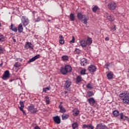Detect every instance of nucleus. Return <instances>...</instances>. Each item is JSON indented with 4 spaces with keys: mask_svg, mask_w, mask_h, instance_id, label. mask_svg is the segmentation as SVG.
Here are the masks:
<instances>
[{
    "mask_svg": "<svg viewBox=\"0 0 129 129\" xmlns=\"http://www.w3.org/2000/svg\"><path fill=\"white\" fill-rule=\"evenodd\" d=\"M78 20L81 21L84 24V25H87V21L89 20L88 17H86V15L82 14L81 13H78L77 15Z\"/></svg>",
    "mask_w": 129,
    "mask_h": 129,
    "instance_id": "f257e3e1",
    "label": "nucleus"
},
{
    "mask_svg": "<svg viewBox=\"0 0 129 129\" xmlns=\"http://www.w3.org/2000/svg\"><path fill=\"white\" fill-rule=\"evenodd\" d=\"M72 71V67L69 65H66L64 68L60 69V73L62 75H66L67 73H70Z\"/></svg>",
    "mask_w": 129,
    "mask_h": 129,
    "instance_id": "f03ea898",
    "label": "nucleus"
},
{
    "mask_svg": "<svg viewBox=\"0 0 129 129\" xmlns=\"http://www.w3.org/2000/svg\"><path fill=\"white\" fill-rule=\"evenodd\" d=\"M21 21L24 27H26V26H28V25H29V23H30L29 19L26 16H22Z\"/></svg>",
    "mask_w": 129,
    "mask_h": 129,
    "instance_id": "7ed1b4c3",
    "label": "nucleus"
},
{
    "mask_svg": "<svg viewBox=\"0 0 129 129\" xmlns=\"http://www.w3.org/2000/svg\"><path fill=\"white\" fill-rule=\"evenodd\" d=\"M28 108V110L31 112V113L34 114V113H37L38 111H39L37 109H35V106L34 105H31L30 106H29Z\"/></svg>",
    "mask_w": 129,
    "mask_h": 129,
    "instance_id": "20e7f679",
    "label": "nucleus"
},
{
    "mask_svg": "<svg viewBox=\"0 0 129 129\" xmlns=\"http://www.w3.org/2000/svg\"><path fill=\"white\" fill-rule=\"evenodd\" d=\"M97 70L96 67L93 64H91L88 67V70L90 73H94V72H96Z\"/></svg>",
    "mask_w": 129,
    "mask_h": 129,
    "instance_id": "39448f33",
    "label": "nucleus"
},
{
    "mask_svg": "<svg viewBox=\"0 0 129 129\" xmlns=\"http://www.w3.org/2000/svg\"><path fill=\"white\" fill-rule=\"evenodd\" d=\"M32 13L33 14L35 22L38 23L39 22H40L41 21V18L38 16V13L35 11H33Z\"/></svg>",
    "mask_w": 129,
    "mask_h": 129,
    "instance_id": "423d86ee",
    "label": "nucleus"
},
{
    "mask_svg": "<svg viewBox=\"0 0 129 129\" xmlns=\"http://www.w3.org/2000/svg\"><path fill=\"white\" fill-rule=\"evenodd\" d=\"M125 93L126 94L122 102L123 103H125L126 104H129V92L126 91Z\"/></svg>",
    "mask_w": 129,
    "mask_h": 129,
    "instance_id": "0eeeda50",
    "label": "nucleus"
},
{
    "mask_svg": "<svg viewBox=\"0 0 129 129\" xmlns=\"http://www.w3.org/2000/svg\"><path fill=\"white\" fill-rule=\"evenodd\" d=\"M108 8L109 10H115L116 9V4L114 2L109 3L108 5Z\"/></svg>",
    "mask_w": 129,
    "mask_h": 129,
    "instance_id": "6e6552de",
    "label": "nucleus"
},
{
    "mask_svg": "<svg viewBox=\"0 0 129 129\" xmlns=\"http://www.w3.org/2000/svg\"><path fill=\"white\" fill-rule=\"evenodd\" d=\"M10 71L7 70L4 72L2 78L4 79V80H6V79H9V78H10Z\"/></svg>",
    "mask_w": 129,
    "mask_h": 129,
    "instance_id": "1a4fd4ad",
    "label": "nucleus"
},
{
    "mask_svg": "<svg viewBox=\"0 0 129 129\" xmlns=\"http://www.w3.org/2000/svg\"><path fill=\"white\" fill-rule=\"evenodd\" d=\"M120 120H123L124 121H128V117L124 116L123 113L121 112L120 113Z\"/></svg>",
    "mask_w": 129,
    "mask_h": 129,
    "instance_id": "9d476101",
    "label": "nucleus"
},
{
    "mask_svg": "<svg viewBox=\"0 0 129 129\" xmlns=\"http://www.w3.org/2000/svg\"><path fill=\"white\" fill-rule=\"evenodd\" d=\"M96 129H109L108 127L105 125L102 124V123H98L96 127Z\"/></svg>",
    "mask_w": 129,
    "mask_h": 129,
    "instance_id": "9b49d317",
    "label": "nucleus"
},
{
    "mask_svg": "<svg viewBox=\"0 0 129 129\" xmlns=\"http://www.w3.org/2000/svg\"><path fill=\"white\" fill-rule=\"evenodd\" d=\"M53 119L55 123H57V124H60V123H61V119L60 118V116H55L53 117Z\"/></svg>",
    "mask_w": 129,
    "mask_h": 129,
    "instance_id": "f8f14e48",
    "label": "nucleus"
},
{
    "mask_svg": "<svg viewBox=\"0 0 129 129\" xmlns=\"http://www.w3.org/2000/svg\"><path fill=\"white\" fill-rule=\"evenodd\" d=\"M72 82H71V80L70 79H69L65 82L64 84V87L66 89H68L71 86Z\"/></svg>",
    "mask_w": 129,
    "mask_h": 129,
    "instance_id": "ddd939ff",
    "label": "nucleus"
},
{
    "mask_svg": "<svg viewBox=\"0 0 129 129\" xmlns=\"http://www.w3.org/2000/svg\"><path fill=\"white\" fill-rule=\"evenodd\" d=\"M39 58H40V54H37L29 59V60L28 61V63H31V62H34V61H36V60H37V59H39Z\"/></svg>",
    "mask_w": 129,
    "mask_h": 129,
    "instance_id": "4468645a",
    "label": "nucleus"
},
{
    "mask_svg": "<svg viewBox=\"0 0 129 129\" xmlns=\"http://www.w3.org/2000/svg\"><path fill=\"white\" fill-rule=\"evenodd\" d=\"M87 100L89 104H90V105H93L94 104H95V102H96V101H95V99H94V98L93 97L90 98L88 99Z\"/></svg>",
    "mask_w": 129,
    "mask_h": 129,
    "instance_id": "2eb2a0df",
    "label": "nucleus"
},
{
    "mask_svg": "<svg viewBox=\"0 0 129 129\" xmlns=\"http://www.w3.org/2000/svg\"><path fill=\"white\" fill-rule=\"evenodd\" d=\"M58 108H59V112L60 113H65L66 112V109L64 107H63V105L62 104H59L58 106Z\"/></svg>",
    "mask_w": 129,
    "mask_h": 129,
    "instance_id": "dca6fc26",
    "label": "nucleus"
},
{
    "mask_svg": "<svg viewBox=\"0 0 129 129\" xmlns=\"http://www.w3.org/2000/svg\"><path fill=\"white\" fill-rule=\"evenodd\" d=\"M88 62H87V59H86L85 58H83L81 59V65L82 66H85V65H87V63Z\"/></svg>",
    "mask_w": 129,
    "mask_h": 129,
    "instance_id": "f3484780",
    "label": "nucleus"
},
{
    "mask_svg": "<svg viewBox=\"0 0 129 129\" xmlns=\"http://www.w3.org/2000/svg\"><path fill=\"white\" fill-rule=\"evenodd\" d=\"M17 31H18L19 33H23V31H24V28L23 27V24L20 23L17 29Z\"/></svg>",
    "mask_w": 129,
    "mask_h": 129,
    "instance_id": "a211bd4d",
    "label": "nucleus"
},
{
    "mask_svg": "<svg viewBox=\"0 0 129 129\" xmlns=\"http://www.w3.org/2000/svg\"><path fill=\"white\" fill-rule=\"evenodd\" d=\"M10 30H12V31L15 32V33H17L18 32V28L13 24H11Z\"/></svg>",
    "mask_w": 129,
    "mask_h": 129,
    "instance_id": "6ab92c4d",
    "label": "nucleus"
},
{
    "mask_svg": "<svg viewBox=\"0 0 129 129\" xmlns=\"http://www.w3.org/2000/svg\"><path fill=\"white\" fill-rule=\"evenodd\" d=\"M27 46H28V48H29L30 49H32V50L34 49V45L31 42H26L25 48H26Z\"/></svg>",
    "mask_w": 129,
    "mask_h": 129,
    "instance_id": "aec40b11",
    "label": "nucleus"
},
{
    "mask_svg": "<svg viewBox=\"0 0 129 129\" xmlns=\"http://www.w3.org/2000/svg\"><path fill=\"white\" fill-rule=\"evenodd\" d=\"M112 114L114 116H115V117H117L118 116H120V113H119V112L117 110L113 111Z\"/></svg>",
    "mask_w": 129,
    "mask_h": 129,
    "instance_id": "412c9836",
    "label": "nucleus"
},
{
    "mask_svg": "<svg viewBox=\"0 0 129 129\" xmlns=\"http://www.w3.org/2000/svg\"><path fill=\"white\" fill-rule=\"evenodd\" d=\"M106 17L107 20H108L110 22H113L114 21V18L107 13L106 14Z\"/></svg>",
    "mask_w": 129,
    "mask_h": 129,
    "instance_id": "4be33fe9",
    "label": "nucleus"
},
{
    "mask_svg": "<svg viewBox=\"0 0 129 129\" xmlns=\"http://www.w3.org/2000/svg\"><path fill=\"white\" fill-rule=\"evenodd\" d=\"M126 92V91L123 92V93H122L119 95V97L120 99L122 100V101H123V100L124 99V97L125 96Z\"/></svg>",
    "mask_w": 129,
    "mask_h": 129,
    "instance_id": "5701e85b",
    "label": "nucleus"
},
{
    "mask_svg": "<svg viewBox=\"0 0 129 129\" xmlns=\"http://www.w3.org/2000/svg\"><path fill=\"white\" fill-rule=\"evenodd\" d=\"M107 77L109 80L112 79V78H113V73H112V72H109L107 74Z\"/></svg>",
    "mask_w": 129,
    "mask_h": 129,
    "instance_id": "b1692460",
    "label": "nucleus"
},
{
    "mask_svg": "<svg viewBox=\"0 0 129 129\" xmlns=\"http://www.w3.org/2000/svg\"><path fill=\"white\" fill-rule=\"evenodd\" d=\"M82 81V77H81L80 76H78L76 79V83L77 84H78V83H80Z\"/></svg>",
    "mask_w": 129,
    "mask_h": 129,
    "instance_id": "393cba45",
    "label": "nucleus"
},
{
    "mask_svg": "<svg viewBox=\"0 0 129 129\" xmlns=\"http://www.w3.org/2000/svg\"><path fill=\"white\" fill-rule=\"evenodd\" d=\"M61 117L62 120H66V119H68V118H69V114H63L61 115Z\"/></svg>",
    "mask_w": 129,
    "mask_h": 129,
    "instance_id": "a878e982",
    "label": "nucleus"
},
{
    "mask_svg": "<svg viewBox=\"0 0 129 129\" xmlns=\"http://www.w3.org/2000/svg\"><path fill=\"white\" fill-rule=\"evenodd\" d=\"M80 44L82 47H86L87 43L85 40H81L80 41Z\"/></svg>",
    "mask_w": 129,
    "mask_h": 129,
    "instance_id": "bb28decb",
    "label": "nucleus"
},
{
    "mask_svg": "<svg viewBox=\"0 0 129 129\" xmlns=\"http://www.w3.org/2000/svg\"><path fill=\"white\" fill-rule=\"evenodd\" d=\"M59 44H61V45H63L64 44V38L63 37L62 35H60L59 37Z\"/></svg>",
    "mask_w": 129,
    "mask_h": 129,
    "instance_id": "cd10ccee",
    "label": "nucleus"
},
{
    "mask_svg": "<svg viewBox=\"0 0 129 129\" xmlns=\"http://www.w3.org/2000/svg\"><path fill=\"white\" fill-rule=\"evenodd\" d=\"M86 42L87 43V45H91V44H92V39L88 37Z\"/></svg>",
    "mask_w": 129,
    "mask_h": 129,
    "instance_id": "c85d7f7f",
    "label": "nucleus"
},
{
    "mask_svg": "<svg viewBox=\"0 0 129 129\" xmlns=\"http://www.w3.org/2000/svg\"><path fill=\"white\" fill-rule=\"evenodd\" d=\"M70 20H71L72 22H74V20H75V16H74V14L73 13L70 14Z\"/></svg>",
    "mask_w": 129,
    "mask_h": 129,
    "instance_id": "c756f323",
    "label": "nucleus"
},
{
    "mask_svg": "<svg viewBox=\"0 0 129 129\" xmlns=\"http://www.w3.org/2000/svg\"><path fill=\"white\" fill-rule=\"evenodd\" d=\"M73 115H74V116H77L78 115V114H79V110H77V109H74L73 110Z\"/></svg>",
    "mask_w": 129,
    "mask_h": 129,
    "instance_id": "7c9ffc66",
    "label": "nucleus"
},
{
    "mask_svg": "<svg viewBox=\"0 0 129 129\" xmlns=\"http://www.w3.org/2000/svg\"><path fill=\"white\" fill-rule=\"evenodd\" d=\"M51 89V87L50 86L46 87V88H43V92H44L46 93L47 92V90H50Z\"/></svg>",
    "mask_w": 129,
    "mask_h": 129,
    "instance_id": "2f4dec72",
    "label": "nucleus"
},
{
    "mask_svg": "<svg viewBox=\"0 0 129 129\" xmlns=\"http://www.w3.org/2000/svg\"><path fill=\"white\" fill-rule=\"evenodd\" d=\"M87 94H88V97H91V96H93V95H94V93H93V92L91 91H89L87 92Z\"/></svg>",
    "mask_w": 129,
    "mask_h": 129,
    "instance_id": "473e14b6",
    "label": "nucleus"
},
{
    "mask_svg": "<svg viewBox=\"0 0 129 129\" xmlns=\"http://www.w3.org/2000/svg\"><path fill=\"white\" fill-rule=\"evenodd\" d=\"M81 52H82L81 50H80L79 48H76L74 51L75 54H80Z\"/></svg>",
    "mask_w": 129,
    "mask_h": 129,
    "instance_id": "72a5a7b5",
    "label": "nucleus"
},
{
    "mask_svg": "<svg viewBox=\"0 0 129 129\" xmlns=\"http://www.w3.org/2000/svg\"><path fill=\"white\" fill-rule=\"evenodd\" d=\"M61 58L63 61H68L69 60V57L67 55H63Z\"/></svg>",
    "mask_w": 129,
    "mask_h": 129,
    "instance_id": "f704fd0d",
    "label": "nucleus"
},
{
    "mask_svg": "<svg viewBox=\"0 0 129 129\" xmlns=\"http://www.w3.org/2000/svg\"><path fill=\"white\" fill-rule=\"evenodd\" d=\"M97 10H99V8L98 6H95L92 8V11L93 13H96Z\"/></svg>",
    "mask_w": 129,
    "mask_h": 129,
    "instance_id": "c9c22d12",
    "label": "nucleus"
},
{
    "mask_svg": "<svg viewBox=\"0 0 129 129\" xmlns=\"http://www.w3.org/2000/svg\"><path fill=\"white\" fill-rule=\"evenodd\" d=\"M45 101L46 102V104H50V99L49 98V96H46L45 97Z\"/></svg>",
    "mask_w": 129,
    "mask_h": 129,
    "instance_id": "e433bc0d",
    "label": "nucleus"
},
{
    "mask_svg": "<svg viewBox=\"0 0 129 129\" xmlns=\"http://www.w3.org/2000/svg\"><path fill=\"white\" fill-rule=\"evenodd\" d=\"M72 127L73 129L77 128L78 127V123L77 122H74L72 124Z\"/></svg>",
    "mask_w": 129,
    "mask_h": 129,
    "instance_id": "4c0bfd02",
    "label": "nucleus"
},
{
    "mask_svg": "<svg viewBox=\"0 0 129 129\" xmlns=\"http://www.w3.org/2000/svg\"><path fill=\"white\" fill-rule=\"evenodd\" d=\"M14 67L16 68H19V67H21V63L19 62H17L14 64Z\"/></svg>",
    "mask_w": 129,
    "mask_h": 129,
    "instance_id": "58836bf2",
    "label": "nucleus"
},
{
    "mask_svg": "<svg viewBox=\"0 0 129 129\" xmlns=\"http://www.w3.org/2000/svg\"><path fill=\"white\" fill-rule=\"evenodd\" d=\"M5 36L3 35L0 34V42H5Z\"/></svg>",
    "mask_w": 129,
    "mask_h": 129,
    "instance_id": "ea45409f",
    "label": "nucleus"
},
{
    "mask_svg": "<svg viewBox=\"0 0 129 129\" xmlns=\"http://www.w3.org/2000/svg\"><path fill=\"white\" fill-rule=\"evenodd\" d=\"M24 107H19V108L20 109L21 111H22V112L23 113V115H26V114H27L26 113V112H25V111L24 110Z\"/></svg>",
    "mask_w": 129,
    "mask_h": 129,
    "instance_id": "a19ab883",
    "label": "nucleus"
},
{
    "mask_svg": "<svg viewBox=\"0 0 129 129\" xmlns=\"http://www.w3.org/2000/svg\"><path fill=\"white\" fill-rule=\"evenodd\" d=\"M86 70L83 69L81 71V75H85L86 74Z\"/></svg>",
    "mask_w": 129,
    "mask_h": 129,
    "instance_id": "79ce46f5",
    "label": "nucleus"
},
{
    "mask_svg": "<svg viewBox=\"0 0 129 129\" xmlns=\"http://www.w3.org/2000/svg\"><path fill=\"white\" fill-rule=\"evenodd\" d=\"M25 101L23 102L22 101H20L19 102L20 105L21 106L20 107H25Z\"/></svg>",
    "mask_w": 129,
    "mask_h": 129,
    "instance_id": "37998d69",
    "label": "nucleus"
},
{
    "mask_svg": "<svg viewBox=\"0 0 129 129\" xmlns=\"http://www.w3.org/2000/svg\"><path fill=\"white\" fill-rule=\"evenodd\" d=\"M4 52H5V48H2V46H0V54H4Z\"/></svg>",
    "mask_w": 129,
    "mask_h": 129,
    "instance_id": "c03bdc74",
    "label": "nucleus"
},
{
    "mask_svg": "<svg viewBox=\"0 0 129 129\" xmlns=\"http://www.w3.org/2000/svg\"><path fill=\"white\" fill-rule=\"evenodd\" d=\"M88 128L94 129V126H92V124H87Z\"/></svg>",
    "mask_w": 129,
    "mask_h": 129,
    "instance_id": "a18cd8bd",
    "label": "nucleus"
},
{
    "mask_svg": "<svg viewBox=\"0 0 129 129\" xmlns=\"http://www.w3.org/2000/svg\"><path fill=\"white\" fill-rule=\"evenodd\" d=\"M70 43H75V38L74 36H72V40L70 42Z\"/></svg>",
    "mask_w": 129,
    "mask_h": 129,
    "instance_id": "49530a36",
    "label": "nucleus"
},
{
    "mask_svg": "<svg viewBox=\"0 0 129 129\" xmlns=\"http://www.w3.org/2000/svg\"><path fill=\"white\" fill-rule=\"evenodd\" d=\"M16 61H20V62H22L23 59H22L21 58H16Z\"/></svg>",
    "mask_w": 129,
    "mask_h": 129,
    "instance_id": "de8ad7c7",
    "label": "nucleus"
},
{
    "mask_svg": "<svg viewBox=\"0 0 129 129\" xmlns=\"http://www.w3.org/2000/svg\"><path fill=\"white\" fill-rule=\"evenodd\" d=\"M105 67H106L107 69H108V67H109V63L107 62L106 63H105Z\"/></svg>",
    "mask_w": 129,
    "mask_h": 129,
    "instance_id": "09e8293b",
    "label": "nucleus"
},
{
    "mask_svg": "<svg viewBox=\"0 0 129 129\" xmlns=\"http://www.w3.org/2000/svg\"><path fill=\"white\" fill-rule=\"evenodd\" d=\"M82 128H88L87 124H83Z\"/></svg>",
    "mask_w": 129,
    "mask_h": 129,
    "instance_id": "8fccbe9b",
    "label": "nucleus"
},
{
    "mask_svg": "<svg viewBox=\"0 0 129 129\" xmlns=\"http://www.w3.org/2000/svg\"><path fill=\"white\" fill-rule=\"evenodd\" d=\"M87 88H92V87H91V84H88L87 85Z\"/></svg>",
    "mask_w": 129,
    "mask_h": 129,
    "instance_id": "3c124183",
    "label": "nucleus"
},
{
    "mask_svg": "<svg viewBox=\"0 0 129 129\" xmlns=\"http://www.w3.org/2000/svg\"><path fill=\"white\" fill-rule=\"evenodd\" d=\"M116 27L115 26V25H114L113 27L111 28V30H116Z\"/></svg>",
    "mask_w": 129,
    "mask_h": 129,
    "instance_id": "603ef678",
    "label": "nucleus"
},
{
    "mask_svg": "<svg viewBox=\"0 0 129 129\" xmlns=\"http://www.w3.org/2000/svg\"><path fill=\"white\" fill-rule=\"evenodd\" d=\"M34 129H41V128H40V127H39L38 126H36L34 127Z\"/></svg>",
    "mask_w": 129,
    "mask_h": 129,
    "instance_id": "864d4df0",
    "label": "nucleus"
},
{
    "mask_svg": "<svg viewBox=\"0 0 129 129\" xmlns=\"http://www.w3.org/2000/svg\"><path fill=\"white\" fill-rule=\"evenodd\" d=\"M105 41H109V38L107 37L105 38Z\"/></svg>",
    "mask_w": 129,
    "mask_h": 129,
    "instance_id": "5fc2aeb1",
    "label": "nucleus"
},
{
    "mask_svg": "<svg viewBox=\"0 0 129 129\" xmlns=\"http://www.w3.org/2000/svg\"><path fill=\"white\" fill-rule=\"evenodd\" d=\"M13 41H14L15 43H16V42H17V40H16V39H15V38H13Z\"/></svg>",
    "mask_w": 129,
    "mask_h": 129,
    "instance_id": "6e6d98bb",
    "label": "nucleus"
},
{
    "mask_svg": "<svg viewBox=\"0 0 129 129\" xmlns=\"http://www.w3.org/2000/svg\"><path fill=\"white\" fill-rule=\"evenodd\" d=\"M14 80H9V82H13V81H14Z\"/></svg>",
    "mask_w": 129,
    "mask_h": 129,
    "instance_id": "4d7b16f0",
    "label": "nucleus"
},
{
    "mask_svg": "<svg viewBox=\"0 0 129 129\" xmlns=\"http://www.w3.org/2000/svg\"><path fill=\"white\" fill-rule=\"evenodd\" d=\"M0 67H3V63L0 64Z\"/></svg>",
    "mask_w": 129,
    "mask_h": 129,
    "instance_id": "13d9d810",
    "label": "nucleus"
},
{
    "mask_svg": "<svg viewBox=\"0 0 129 129\" xmlns=\"http://www.w3.org/2000/svg\"><path fill=\"white\" fill-rule=\"evenodd\" d=\"M64 93H65V94H66L67 93H68V92L67 91H66L64 92Z\"/></svg>",
    "mask_w": 129,
    "mask_h": 129,
    "instance_id": "bf43d9fd",
    "label": "nucleus"
},
{
    "mask_svg": "<svg viewBox=\"0 0 129 129\" xmlns=\"http://www.w3.org/2000/svg\"><path fill=\"white\" fill-rule=\"evenodd\" d=\"M2 27V24L0 23V27Z\"/></svg>",
    "mask_w": 129,
    "mask_h": 129,
    "instance_id": "052dcab7",
    "label": "nucleus"
},
{
    "mask_svg": "<svg viewBox=\"0 0 129 129\" xmlns=\"http://www.w3.org/2000/svg\"><path fill=\"white\" fill-rule=\"evenodd\" d=\"M50 20H48V22H50Z\"/></svg>",
    "mask_w": 129,
    "mask_h": 129,
    "instance_id": "680f3d73",
    "label": "nucleus"
},
{
    "mask_svg": "<svg viewBox=\"0 0 129 129\" xmlns=\"http://www.w3.org/2000/svg\"><path fill=\"white\" fill-rule=\"evenodd\" d=\"M39 1H42V0H39Z\"/></svg>",
    "mask_w": 129,
    "mask_h": 129,
    "instance_id": "e2e57ef3",
    "label": "nucleus"
}]
</instances>
